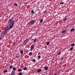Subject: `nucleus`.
Here are the masks:
<instances>
[{"label":"nucleus","instance_id":"8","mask_svg":"<svg viewBox=\"0 0 75 75\" xmlns=\"http://www.w3.org/2000/svg\"><path fill=\"white\" fill-rule=\"evenodd\" d=\"M44 69L45 70H48V67H44Z\"/></svg>","mask_w":75,"mask_h":75},{"label":"nucleus","instance_id":"6","mask_svg":"<svg viewBox=\"0 0 75 75\" xmlns=\"http://www.w3.org/2000/svg\"><path fill=\"white\" fill-rule=\"evenodd\" d=\"M15 71H13L11 73V75H15Z\"/></svg>","mask_w":75,"mask_h":75},{"label":"nucleus","instance_id":"9","mask_svg":"<svg viewBox=\"0 0 75 75\" xmlns=\"http://www.w3.org/2000/svg\"><path fill=\"white\" fill-rule=\"evenodd\" d=\"M41 71V69H39L38 70L37 72H40Z\"/></svg>","mask_w":75,"mask_h":75},{"label":"nucleus","instance_id":"23","mask_svg":"<svg viewBox=\"0 0 75 75\" xmlns=\"http://www.w3.org/2000/svg\"><path fill=\"white\" fill-rule=\"evenodd\" d=\"M7 71V70H6L4 71V73H6V72Z\"/></svg>","mask_w":75,"mask_h":75},{"label":"nucleus","instance_id":"20","mask_svg":"<svg viewBox=\"0 0 75 75\" xmlns=\"http://www.w3.org/2000/svg\"><path fill=\"white\" fill-rule=\"evenodd\" d=\"M49 44H50V42H48L46 43V45H49Z\"/></svg>","mask_w":75,"mask_h":75},{"label":"nucleus","instance_id":"14","mask_svg":"<svg viewBox=\"0 0 75 75\" xmlns=\"http://www.w3.org/2000/svg\"><path fill=\"white\" fill-rule=\"evenodd\" d=\"M14 6H18V4H17V3H15L14 4Z\"/></svg>","mask_w":75,"mask_h":75},{"label":"nucleus","instance_id":"21","mask_svg":"<svg viewBox=\"0 0 75 75\" xmlns=\"http://www.w3.org/2000/svg\"><path fill=\"white\" fill-rule=\"evenodd\" d=\"M32 14H34V12L33 10H32L31 11Z\"/></svg>","mask_w":75,"mask_h":75},{"label":"nucleus","instance_id":"3","mask_svg":"<svg viewBox=\"0 0 75 75\" xmlns=\"http://www.w3.org/2000/svg\"><path fill=\"white\" fill-rule=\"evenodd\" d=\"M29 41V40H28V39L26 38V39L23 42V44L24 45H25L27 42H28V41Z\"/></svg>","mask_w":75,"mask_h":75},{"label":"nucleus","instance_id":"28","mask_svg":"<svg viewBox=\"0 0 75 75\" xmlns=\"http://www.w3.org/2000/svg\"><path fill=\"white\" fill-rule=\"evenodd\" d=\"M13 68V66H11L10 67V69H11V68Z\"/></svg>","mask_w":75,"mask_h":75},{"label":"nucleus","instance_id":"2","mask_svg":"<svg viewBox=\"0 0 75 75\" xmlns=\"http://www.w3.org/2000/svg\"><path fill=\"white\" fill-rule=\"evenodd\" d=\"M35 23V21L34 20H30L28 24V25H33L34 23Z\"/></svg>","mask_w":75,"mask_h":75},{"label":"nucleus","instance_id":"17","mask_svg":"<svg viewBox=\"0 0 75 75\" xmlns=\"http://www.w3.org/2000/svg\"><path fill=\"white\" fill-rule=\"evenodd\" d=\"M27 69V67H24L23 69V70H24L25 71V70H26V69Z\"/></svg>","mask_w":75,"mask_h":75},{"label":"nucleus","instance_id":"16","mask_svg":"<svg viewBox=\"0 0 75 75\" xmlns=\"http://www.w3.org/2000/svg\"><path fill=\"white\" fill-rule=\"evenodd\" d=\"M32 61L33 62H35V59H33L32 60Z\"/></svg>","mask_w":75,"mask_h":75},{"label":"nucleus","instance_id":"25","mask_svg":"<svg viewBox=\"0 0 75 75\" xmlns=\"http://www.w3.org/2000/svg\"><path fill=\"white\" fill-rule=\"evenodd\" d=\"M42 21H43V20L41 19V20H40V23H42Z\"/></svg>","mask_w":75,"mask_h":75},{"label":"nucleus","instance_id":"37","mask_svg":"<svg viewBox=\"0 0 75 75\" xmlns=\"http://www.w3.org/2000/svg\"><path fill=\"white\" fill-rule=\"evenodd\" d=\"M1 32V29H0V33Z\"/></svg>","mask_w":75,"mask_h":75},{"label":"nucleus","instance_id":"34","mask_svg":"<svg viewBox=\"0 0 75 75\" xmlns=\"http://www.w3.org/2000/svg\"><path fill=\"white\" fill-rule=\"evenodd\" d=\"M40 54H41V53L38 52V55H40Z\"/></svg>","mask_w":75,"mask_h":75},{"label":"nucleus","instance_id":"29","mask_svg":"<svg viewBox=\"0 0 75 75\" xmlns=\"http://www.w3.org/2000/svg\"><path fill=\"white\" fill-rule=\"evenodd\" d=\"M41 58V56L40 55L38 56V59H40Z\"/></svg>","mask_w":75,"mask_h":75},{"label":"nucleus","instance_id":"1","mask_svg":"<svg viewBox=\"0 0 75 75\" xmlns=\"http://www.w3.org/2000/svg\"><path fill=\"white\" fill-rule=\"evenodd\" d=\"M13 18H12L10 19L9 20L8 22V24L9 25L10 28L8 27H6L5 29V31H7L9 30V29H11L13 28V27L14 25V22H15V20H13Z\"/></svg>","mask_w":75,"mask_h":75},{"label":"nucleus","instance_id":"31","mask_svg":"<svg viewBox=\"0 0 75 75\" xmlns=\"http://www.w3.org/2000/svg\"><path fill=\"white\" fill-rule=\"evenodd\" d=\"M44 14H46L47 13V12L46 11H45L43 12Z\"/></svg>","mask_w":75,"mask_h":75},{"label":"nucleus","instance_id":"22","mask_svg":"<svg viewBox=\"0 0 75 75\" xmlns=\"http://www.w3.org/2000/svg\"><path fill=\"white\" fill-rule=\"evenodd\" d=\"M37 40V38L35 39L33 41L34 42H36V41Z\"/></svg>","mask_w":75,"mask_h":75},{"label":"nucleus","instance_id":"12","mask_svg":"<svg viewBox=\"0 0 75 75\" xmlns=\"http://www.w3.org/2000/svg\"><path fill=\"white\" fill-rule=\"evenodd\" d=\"M20 53L21 54H23V50H22L20 51Z\"/></svg>","mask_w":75,"mask_h":75},{"label":"nucleus","instance_id":"13","mask_svg":"<svg viewBox=\"0 0 75 75\" xmlns=\"http://www.w3.org/2000/svg\"><path fill=\"white\" fill-rule=\"evenodd\" d=\"M33 53H32V52H30L29 53V55H30V56H31L32 55Z\"/></svg>","mask_w":75,"mask_h":75},{"label":"nucleus","instance_id":"10","mask_svg":"<svg viewBox=\"0 0 75 75\" xmlns=\"http://www.w3.org/2000/svg\"><path fill=\"white\" fill-rule=\"evenodd\" d=\"M67 19H67V18H64L63 21H67Z\"/></svg>","mask_w":75,"mask_h":75},{"label":"nucleus","instance_id":"11","mask_svg":"<svg viewBox=\"0 0 75 75\" xmlns=\"http://www.w3.org/2000/svg\"><path fill=\"white\" fill-rule=\"evenodd\" d=\"M75 30V29L74 28H72L70 31H71V32H72L73 31H74Z\"/></svg>","mask_w":75,"mask_h":75},{"label":"nucleus","instance_id":"24","mask_svg":"<svg viewBox=\"0 0 75 75\" xmlns=\"http://www.w3.org/2000/svg\"><path fill=\"white\" fill-rule=\"evenodd\" d=\"M16 68L15 67L13 68V71H16Z\"/></svg>","mask_w":75,"mask_h":75},{"label":"nucleus","instance_id":"33","mask_svg":"<svg viewBox=\"0 0 75 75\" xmlns=\"http://www.w3.org/2000/svg\"><path fill=\"white\" fill-rule=\"evenodd\" d=\"M64 59V58H61V61H62Z\"/></svg>","mask_w":75,"mask_h":75},{"label":"nucleus","instance_id":"35","mask_svg":"<svg viewBox=\"0 0 75 75\" xmlns=\"http://www.w3.org/2000/svg\"><path fill=\"white\" fill-rule=\"evenodd\" d=\"M13 45H15V44H16L15 43V42H13Z\"/></svg>","mask_w":75,"mask_h":75},{"label":"nucleus","instance_id":"36","mask_svg":"<svg viewBox=\"0 0 75 75\" xmlns=\"http://www.w3.org/2000/svg\"><path fill=\"white\" fill-rule=\"evenodd\" d=\"M1 40V38H0V41Z\"/></svg>","mask_w":75,"mask_h":75},{"label":"nucleus","instance_id":"5","mask_svg":"<svg viewBox=\"0 0 75 75\" xmlns=\"http://www.w3.org/2000/svg\"><path fill=\"white\" fill-rule=\"evenodd\" d=\"M34 45H32V46H31V47H30V50H33V49L34 48Z\"/></svg>","mask_w":75,"mask_h":75},{"label":"nucleus","instance_id":"30","mask_svg":"<svg viewBox=\"0 0 75 75\" xmlns=\"http://www.w3.org/2000/svg\"><path fill=\"white\" fill-rule=\"evenodd\" d=\"M61 54V52H59L58 53V55H60V54Z\"/></svg>","mask_w":75,"mask_h":75},{"label":"nucleus","instance_id":"19","mask_svg":"<svg viewBox=\"0 0 75 75\" xmlns=\"http://www.w3.org/2000/svg\"><path fill=\"white\" fill-rule=\"evenodd\" d=\"M18 74H19L20 75H23V73L21 72H20V73H18Z\"/></svg>","mask_w":75,"mask_h":75},{"label":"nucleus","instance_id":"15","mask_svg":"<svg viewBox=\"0 0 75 75\" xmlns=\"http://www.w3.org/2000/svg\"><path fill=\"white\" fill-rule=\"evenodd\" d=\"M73 49H74V47H72L70 48V50L71 51H72V50H73Z\"/></svg>","mask_w":75,"mask_h":75},{"label":"nucleus","instance_id":"27","mask_svg":"<svg viewBox=\"0 0 75 75\" xmlns=\"http://www.w3.org/2000/svg\"><path fill=\"white\" fill-rule=\"evenodd\" d=\"M74 45H75V44L74 43H73L71 45V47H73Z\"/></svg>","mask_w":75,"mask_h":75},{"label":"nucleus","instance_id":"32","mask_svg":"<svg viewBox=\"0 0 75 75\" xmlns=\"http://www.w3.org/2000/svg\"><path fill=\"white\" fill-rule=\"evenodd\" d=\"M16 58H17V59H19V56H16Z\"/></svg>","mask_w":75,"mask_h":75},{"label":"nucleus","instance_id":"18","mask_svg":"<svg viewBox=\"0 0 75 75\" xmlns=\"http://www.w3.org/2000/svg\"><path fill=\"white\" fill-rule=\"evenodd\" d=\"M22 70H21V69H20L18 70V72H21Z\"/></svg>","mask_w":75,"mask_h":75},{"label":"nucleus","instance_id":"4","mask_svg":"<svg viewBox=\"0 0 75 75\" xmlns=\"http://www.w3.org/2000/svg\"><path fill=\"white\" fill-rule=\"evenodd\" d=\"M6 30H5L2 33V34H3V35H5L7 33V32H6Z\"/></svg>","mask_w":75,"mask_h":75},{"label":"nucleus","instance_id":"26","mask_svg":"<svg viewBox=\"0 0 75 75\" xmlns=\"http://www.w3.org/2000/svg\"><path fill=\"white\" fill-rule=\"evenodd\" d=\"M64 2H62L60 3V4H64Z\"/></svg>","mask_w":75,"mask_h":75},{"label":"nucleus","instance_id":"7","mask_svg":"<svg viewBox=\"0 0 75 75\" xmlns=\"http://www.w3.org/2000/svg\"><path fill=\"white\" fill-rule=\"evenodd\" d=\"M66 30H67V29L65 30H63L62 32V34H64V33H65V32H66Z\"/></svg>","mask_w":75,"mask_h":75}]
</instances>
